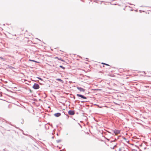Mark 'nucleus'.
I'll return each instance as SVG.
<instances>
[{
	"label": "nucleus",
	"mask_w": 151,
	"mask_h": 151,
	"mask_svg": "<svg viewBox=\"0 0 151 151\" xmlns=\"http://www.w3.org/2000/svg\"><path fill=\"white\" fill-rule=\"evenodd\" d=\"M60 67L61 68H62L63 69H65V68L63 67L62 66V65H60Z\"/></svg>",
	"instance_id": "9b49d317"
},
{
	"label": "nucleus",
	"mask_w": 151,
	"mask_h": 151,
	"mask_svg": "<svg viewBox=\"0 0 151 151\" xmlns=\"http://www.w3.org/2000/svg\"><path fill=\"white\" fill-rule=\"evenodd\" d=\"M54 116L56 117H59L61 115V114L60 113H57L54 114Z\"/></svg>",
	"instance_id": "423d86ee"
},
{
	"label": "nucleus",
	"mask_w": 151,
	"mask_h": 151,
	"mask_svg": "<svg viewBox=\"0 0 151 151\" xmlns=\"http://www.w3.org/2000/svg\"><path fill=\"white\" fill-rule=\"evenodd\" d=\"M29 60L30 61H33V62H37V63H38L39 62H37L35 60Z\"/></svg>",
	"instance_id": "9d476101"
},
{
	"label": "nucleus",
	"mask_w": 151,
	"mask_h": 151,
	"mask_svg": "<svg viewBox=\"0 0 151 151\" xmlns=\"http://www.w3.org/2000/svg\"><path fill=\"white\" fill-rule=\"evenodd\" d=\"M55 58H57L59 60H61L62 61H63L62 59V58H58V57H56Z\"/></svg>",
	"instance_id": "0eeeda50"
},
{
	"label": "nucleus",
	"mask_w": 151,
	"mask_h": 151,
	"mask_svg": "<svg viewBox=\"0 0 151 151\" xmlns=\"http://www.w3.org/2000/svg\"><path fill=\"white\" fill-rule=\"evenodd\" d=\"M33 88L35 89H37L39 88V86L37 84L35 83L33 86Z\"/></svg>",
	"instance_id": "f257e3e1"
},
{
	"label": "nucleus",
	"mask_w": 151,
	"mask_h": 151,
	"mask_svg": "<svg viewBox=\"0 0 151 151\" xmlns=\"http://www.w3.org/2000/svg\"><path fill=\"white\" fill-rule=\"evenodd\" d=\"M76 95L78 97H80L81 98L83 99H87L86 97L84 96H83L82 95L77 94H76Z\"/></svg>",
	"instance_id": "f03ea898"
},
{
	"label": "nucleus",
	"mask_w": 151,
	"mask_h": 151,
	"mask_svg": "<svg viewBox=\"0 0 151 151\" xmlns=\"http://www.w3.org/2000/svg\"><path fill=\"white\" fill-rule=\"evenodd\" d=\"M114 132L116 134H117L119 133L120 131L118 130H115L114 131Z\"/></svg>",
	"instance_id": "39448f33"
},
{
	"label": "nucleus",
	"mask_w": 151,
	"mask_h": 151,
	"mask_svg": "<svg viewBox=\"0 0 151 151\" xmlns=\"http://www.w3.org/2000/svg\"><path fill=\"white\" fill-rule=\"evenodd\" d=\"M39 78V79H40V80H41V78Z\"/></svg>",
	"instance_id": "ddd939ff"
},
{
	"label": "nucleus",
	"mask_w": 151,
	"mask_h": 151,
	"mask_svg": "<svg viewBox=\"0 0 151 151\" xmlns=\"http://www.w3.org/2000/svg\"><path fill=\"white\" fill-rule=\"evenodd\" d=\"M0 59H1L3 61H5V60H6L4 58H3L2 57H0Z\"/></svg>",
	"instance_id": "6e6552de"
},
{
	"label": "nucleus",
	"mask_w": 151,
	"mask_h": 151,
	"mask_svg": "<svg viewBox=\"0 0 151 151\" xmlns=\"http://www.w3.org/2000/svg\"><path fill=\"white\" fill-rule=\"evenodd\" d=\"M68 114L70 115H73L75 113L73 111L70 110L68 111Z\"/></svg>",
	"instance_id": "20e7f679"
},
{
	"label": "nucleus",
	"mask_w": 151,
	"mask_h": 151,
	"mask_svg": "<svg viewBox=\"0 0 151 151\" xmlns=\"http://www.w3.org/2000/svg\"><path fill=\"white\" fill-rule=\"evenodd\" d=\"M102 64H103L105 65H108V64H107L104 63H102Z\"/></svg>",
	"instance_id": "f8f14e48"
},
{
	"label": "nucleus",
	"mask_w": 151,
	"mask_h": 151,
	"mask_svg": "<svg viewBox=\"0 0 151 151\" xmlns=\"http://www.w3.org/2000/svg\"><path fill=\"white\" fill-rule=\"evenodd\" d=\"M77 88L80 91L82 92H84L85 91V89L81 88V87H77Z\"/></svg>",
	"instance_id": "7ed1b4c3"
},
{
	"label": "nucleus",
	"mask_w": 151,
	"mask_h": 151,
	"mask_svg": "<svg viewBox=\"0 0 151 151\" xmlns=\"http://www.w3.org/2000/svg\"><path fill=\"white\" fill-rule=\"evenodd\" d=\"M56 80H57L58 81H61V82L62 81V80H61V79H59V78L57 79Z\"/></svg>",
	"instance_id": "1a4fd4ad"
},
{
	"label": "nucleus",
	"mask_w": 151,
	"mask_h": 151,
	"mask_svg": "<svg viewBox=\"0 0 151 151\" xmlns=\"http://www.w3.org/2000/svg\"><path fill=\"white\" fill-rule=\"evenodd\" d=\"M136 151H137V150H136Z\"/></svg>",
	"instance_id": "4468645a"
}]
</instances>
